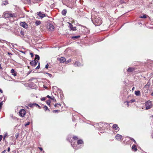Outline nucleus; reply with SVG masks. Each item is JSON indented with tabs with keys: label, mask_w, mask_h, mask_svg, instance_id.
<instances>
[{
	"label": "nucleus",
	"mask_w": 153,
	"mask_h": 153,
	"mask_svg": "<svg viewBox=\"0 0 153 153\" xmlns=\"http://www.w3.org/2000/svg\"><path fill=\"white\" fill-rule=\"evenodd\" d=\"M92 17V21L96 26L100 25L102 24V22L100 17L98 16H96L94 18L93 16Z\"/></svg>",
	"instance_id": "1"
},
{
	"label": "nucleus",
	"mask_w": 153,
	"mask_h": 153,
	"mask_svg": "<svg viewBox=\"0 0 153 153\" xmlns=\"http://www.w3.org/2000/svg\"><path fill=\"white\" fill-rule=\"evenodd\" d=\"M4 16L6 18H15L16 17V14L14 13H6L4 14Z\"/></svg>",
	"instance_id": "2"
},
{
	"label": "nucleus",
	"mask_w": 153,
	"mask_h": 153,
	"mask_svg": "<svg viewBox=\"0 0 153 153\" xmlns=\"http://www.w3.org/2000/svg\"><path fill=\"white\" fill-rule=\"evenodd\" d=\"M53 93L56 96H61L62 95V92L60 90L57 89L53 90Z\"/></svg>",
	"instance_id": "3"
},
{
	"label": "nucleus",
	"mask_w": 153,
	"mask_h": 153,
	"mask_svg": "<svg viewBox=\"0 0 153 153\" xmlns=\"http://www.w3.org/2000/svg\"><path fill=\"white\" fill-rule=\"evenodd\" d=\"M145 106L146 109L147 110L151 108L152 106V105L151 101H148L145 103Z\"/></svg>",
	"instance_id": "4"
},
{
	"label": "nucleus",
	"mask_w": 153,
	"mask_h": 153,
	"mask_svg": "<svg viewBox=\"0 0 153 153\" xmlns=\"http://www.w3.org/2000/svg\"><path fill=\"white\" fill-rule=\"evenodd\" d=\"M26 113V111L24 109H21L19 111L20 116L22 117H25Z\"/></svg>",
	"instance_id": "5"
},
{
	"label": "nucleus",
	"mask_w": 153,
	"mask_h": 153,
	"mask_svg": "<svg viewBox=\"0 0 153 153\" xmlns=\"http://www.w3.org/2000/svg\"><path fill=\"white\" fill-rule=\"evenodd\" d=\"M38 62V61L36 60H32L30 62V64L32 66H33L34 67L37 64Z\"/></svg>",
	"instance_id": "6"
},
{
	"label": "nucleus",
	"mask_w": 153,
	"mask_h": 153,
	"mask_svg": "<svg viewBox=\"0 0 153 153\" xmlns=\"http://www.w3.org/2000/svg\"><path fill=\"white\" fill-rule=\"evenodd\" d=\"M68 27L70 28L71 30L75 31L76 30V27H73V25L70 23L68 22Z\"/></svg>",
	"instance_id": "7"
},
{
	"label": "nucleus",
	"mask_w": 153,
	"mask_h": 153,
	"mask_svg": "<svg viewBox=\"0 0 153 153\" xmlns=\"http://www.w3.org/2000/svg\"><path fill=\"white\" fill-rule=\"evenodd\" d=\"M21 26L23 27L24 28L26 29L28 27L27 24L25 22H21L20 23Z\"/></svg>",
	"instance_id": "8"
},
{
	"label": "nucleus",
	"mask_w": 153,
	"mask_h": 153,
	"mask_svg": "<svg viewBox=\"0 0 153 153\" xmlns=\"http://www.w3.org/2000/svg\"><path fill=\"white\" fill-rule=\"evenodd\" d=\"M29 106L31 107L36 106V107H38L39 109L41 108V107L39 105L36 103L30 104L29 105Z\"/></svg>",
	"instance_id": "9"
},
{
	"label": "nucleus",
	"mask_w": 153,
	"mask_h": 153,
	"mask_svg": "<svg viewBox=\"0 0 153 153\" xmlns=\"http://www.w3.org/2000/svg\"><path fill=\"white\" fill-rule=\"evenodd\" d=\"M122 137V136L119 134H117L116 136L115 137V138L116 140L118 141L121 140V139Z\"/></svg>",
	"instance_id": "10"
},
{
	"label": "nucleus",
	"mask_w": 153,
	"mask_h": 153,
	"mask_svg": "<svg viewBox=\"0 0 153 153\" xmlns=\"http://www.w3.org/2000/svg\"><path fill=\"white\" fill-rule=\"evenodd\" d=\"M57 60L60 63H63L66 61V59L64 57H61L60 58H58Z\"/></svg>",
	"instance_id": "11"
},
{
	"label": "nucleus",
	"mask_w": 153,
	"mask_h": 153,
	"mask_svg": "<svg viewBox=\"0 0 153 153\" xmlns=\"http://www.w3.org/2000/svg\"><path fill=\"white\" fill-rule=\"evenodd\" d=\"M29 86L32 89L35 88L36 87V84L32 82L29 84Z\"/></svg>",
	"instance_id": "12"
},
{
	"label": "nucleus",
	"mask_w": 153,
	"mask_h": 153,
	"mask_svg": "<svg viewBox=\"0 0 153 153\" xmlns=\"http://www.w3.org/2000/svg\"><path fill=\"white\" fill-rule=\"evenodd\" d=\"M105 126V124L103 123H98V126L100 128H103L104 126Z\"/></svg>",
	"instance_id": "13"
},
{
	"label": "nucleus",
	"mask_w": 153,
	"mask_h": 153,
	"mask_svg": "<svg viewBox=\"0 0 153 153\" xmlns=\"http://www.w3.org/2000/svg\"><path fill=\"white\" fill-rule=\"evenodd\" d=\"M113 128L117 131H118L120 129L118 125L116 124H114L113 125Z\"/></svg>",
	"instance_id": "14"
},
{
	"label": "nucleus",
	"mask_w": 153,
	"mask_h": 153,
	"mask_svg": "<svg viewBox=\"0 0 153 153\" xmlns=\"http://www.w3.org/2000/svg\"><path fill=\"white\" fill-rule=\"evenodd\" d=\"M49 27L48 29L50 31H53L54 29V27L52 24H49Z\"/></svg>",
	"instance_id": "15"
},
{
	"label": "nucleus",
	"mask_w": 153,
	"mask_h": 153,
	"mask_svg": "<svg viewBox=\"0 0 153 153\" xmlns=\"http://www.w3.org/2000/svg\"><path fill=\"white\" fill-rule=\"evenodd\" d=\"M37 13L38 15L42 18H43L45 16V14L42 13L41 12H38Z\"/></svg>",
	"instance_id": "16"
},
{
	"label": "nucleus",
	"mask_w": 153,
	"mask_h": 153,
	"mask_svg": "<svg viewBox=\"0 0 153 153\" xmlns=\"http://www.w3.org/2000/svg\"><path fill=\"white\" fill-rule=\"evenodd\" d=\"M131 149L133 151L135 152L137 151V146L134 144H133L132 145Z\"/></svg>",
	"instance_id": "17"
},
{
	"label": "nucleus",
	"mask_w": 153,
	"mask_h": 153,
	"mask_svg": "<svg viewBox=\"0 0 153 153\" xmlns=\"http://www.w3.org/2000/svg\"><path fill=\"white\" fill-rule=\"evenodd\" d=\"M135 70V68L133 67H129L127 70V71L128 72H132Z\"/></svg>",
	"instance_id": "18"
},
{
	"label": "nucleus",
	"mask_w": 153,
	"mask_h": 153,
	"mask_svg": "<svg viewBox=\"0 0 153 153\" xmlns=\"http://www.w3.org/2000/svg\"><path fill=\"white\" fill-rule=\"evenodd\" d=\"M11 73H12L13 75L14 76H16L17 73L15 71L14 69H11Z\"/></svg>",
	"instance_id": "19"
},
{
	"label": "nucleus",
	"mask_w": 153,
	"mask_h": 153,
	"mask_svg": "<svg viewBox=\"0 0 153 153\" xmlns=\"http://www.w3.org/2000/svg\"><path fill=\"white\" fill-rule=\"evenodd\" d=\"M135 100L133 99H132V100H130L129 101H126V102H127L128 106V103H129V102H131V103L133 102H135Z\"/></svg>",
	"instance_id": "20"
},
{
	"label": "nucleus",
	"mask_w": 153,
	"mask_h": 153,
	"mask_svg": "<svg viewBox=\"0 0 153 153\" xmlns=\"http://www.w3.org/2000/svg\"><path fill=\"white\" fill-rule=\"evenodd\" d=\"M67 13V10L66 9H64L62 11V14L63 15H65Z\"/></svg>",
	"instance_id": "21"
},
{
	"label": "nucleus",
	"mask_w": 153,
	"mask_h": 153,
	"mask_svg": "<svg viewBox=\"0 0 153 153\" xmlns=\"http://www.w3.org/2000/svg\"><path fill=\"white\" fill-rule=\"evenodd\" d=\"M77 143L78 144H82L83 142L82 140H79L77 141Z\"/></svg>",
	"instance_id": "22"
},
{
	"label": "nucleus",
	"mask_w": 153,
	"mask_h": 153,
	"mask_svg": "<svg viewBox=\"0 0 153 153\" xmlns=\"http://www.w3.org/2000/svg\"><path fill=\"white\" fill-rule=\"evenodd\" d=\"M140 91L139 90L135 91V94L136 96H139L140 95Z\"/></svg>",
	"instance_id": "23"
},
{
	"label": "nucleus",
	"mask_w": 153,
	"mask_h": 153,
	"mask_svg": "<svg viewBox=\"0 0 153 153\" xmlns=\"http://www.w3.org/2000/svg\"><path fill=\"white\" fill-rule=\"evenodd\" d=\"M80 37V36H72L71 38L72 39H73L74 40H75L76 39H77L79 38Z\"/></svg>",
	"instance_id": "24"
},
{
	"label": "nucleus",
	"mask_w": 153,
	"mask_h": 153,
	"mask_svg": "<svg viewBox=\"0 0 153 153\" xmlns=\"http://www.w3.org/2000/svg\"><path fill=\"white\" fill-rule=\"evenodd\" d=\"M8 4V1L7 0H5L3 1L2 2V4L4 5L7 4Z\"/></svg>",
	"instance_id": "25"
},
{
	"label": "nucleus",
	"mask_w": 153,
	"mask_h": 153,
	"mask_svg": "<svg viewBox=\"0 0 153 153\" xmlns=\"http://www.w3.org/2000/svg\"><path fill=\"white\" fill-rule=\"evenodd\" d=\"M41 22L39 21H36L35 22L36 25V26L39 25L41 24Z\"/></svg>",
	"instance_id": "26"
},
{
	"label": "nucleus",
	"mask_w": 153,
	"mask_h": 153,
	"mask_svg": "<svg viewBox=\"0 0 153 153\" xmlns=\"http://www.w3.org/2000/svg\"><path fill=\"white\" fill-rule=\"evenodd\" d=\"M48 97V98H50L51 99H52V100H53V101H55V102H56V100H54V97L53 96H47V97Z\"/></svg>",
	"instance_id": "27"
},
{
	"label": "nucleus",
	"mask_w": 153,
	"mask_h": 153,
	"mask_svg": "<svg viewBox=\"0 0 153 153\" xmlns=\"http://www.w3.org/2000/svg\"><path fill=\"white\" fill-rule=\"evenodd\" d=\"M81 63L79 62H76L74 64V65L75 66H79L80 65Z\"/></svg>",
	"instance_id": "28"
},
{
	"label": "nucleus",
	"mask_w": 153,
	"mask_h": 153,
	"mask_svg": "<svg viewBox=\"0 0 153 153\" xmlns=\"http://www.w3.org/2000/svg\"><path fill=\"white\" fill-rule=\"evenodd\" d=\"M43 108L45 111H46L47 110L49 111H50L49 110L48 108V107L46 105L44 106Z\"/></svg>",
	"instance_id": "29"
},
{
	"label": "nucleus",
	"mask_w": 153,
	"mask_h": 153,
	"mask_svg": "<svg viewBox=\"0 0 153 153\" xmlns=\"http://www.w3.org/2000/svg\"><path fill=\"white\" fill-rule=\"evenodd\" d=\"M46 104L48 105H50V103L51 102V101L50 100H47L46 101Z\"/></svg>",
	"instance_id": "30"
},
{
	"label": "nucleus",
	"mask_w": 153,
	"mask_h": 153,
	"mask_svg": "<svg viewBox=\"0 0 153 153\" xmlns=\"http://www.w3.org/2000/svg\"><path fill=\"white\" fill-rule=\"evenodd\" d=\"M35 56H36V58L35 59V60L36 59H37L38 60H39V59H40V57H39V56L38 55H37V54H35Z\"/></svg>",
	"instance_id": "31"
},
{
	"label": "nucleus",
	"mask_w": 153,
	"mask_h": 153,
	"mask_svg": "<svg viewBox=\"0 0 153 153\" xmlns=\"http://www.w3.org/2000/svg\"><path fill=\"white\" fill-rule=\"evenodd\" d=\"M129 138H130V140H131L133 141L135 144H137V143L136 142V141L133 138H131V137H130Z\"/></svg>",
	"instance_id": "32"
},
{
	"label": "nucleus",
	"mask_w": 153,
	"mask_h": 153,
	"mask_svg": "<svg viewBox=\"0 0 153 153\" xmlns=\"http://www.w3.org/2000/svg\"><path fill=\"white\" fill-rule=\"evenodd\" d=\"M71 137H68L67 139V140L68 141H69L72 144V140H70L71 139Z\"/></svg>",
	"instance_id": "33"
},
{
	"label": "nucleus",
	"mask_w": 153,
	"mask_h": 153,
	"mask_svg": "<svg viewBox=\"0 0 153 153\" xmlns=\"http://www.w3.org/2000/svg\"><path fill=\"white\" fill-rule=\"evenodd\" d=\"M59 111H60L59 110H54L53 111V113H56L57 112H58Z\"/></svg>",
	"instance_id": "34"
},
{
	"label": "nucleus",
	"mask_w": 153,
	"mask_h": 153,
	"mask_svg": "<svg viewBox=\"0 0 153 153\" xmlns=\"http://www.w3.org/2000/svg\"><path fill=\"white\" fill-rule=\"evenodd\" d=\"M73 138L75 140H77L78 139L77 137L76 136H74L73 137Z\"/></svg>",
	"instance_id": "35"
},
{
	"label": "nucleus",
	"mask_w": 153,
	"mask_h": 153,
	"mask_svg": "<svg viewBox=\"0 0 153 153\" xmlns=\"http://www.w3.org/2000/svg\"><path fill=\"white\" fill-rule=\"evenodd\" d=\"M141 18H146V15L145 14L143 15L142 16L140 17Z\"/></svg>",
	"instance_id": "36"
},
{
	"label": "nucleus",
	"mask_w": 153,
	"mask_h": 153,
	"mask_svg": "<svg viewBox=\"0 0 153 153\" xmlns=\"http://www.w3.org/2000/svg\"><path fill=\"white\" fill-rule=\"evenodd\" d=\"M45 74H48L50 77H52V75L51 74L47 72L45 73Z\"/></svg>",
	"instance_id": "37"
},
{
	"label": "nucleus",
	"mask_w": 153,
	"mask_h": 153,
	"mask_svg": "<svg viewBox=\"0 0 153 153\" xmlns=\"http://www.w3.org/2000/svg\"><path fill=\"white\" fill-rule=\"evenodd\" d=\"M30 124V123L29 122H28L26 123H25V127L29 125Z\"/></svg>",
	"instance_id": "38"
},
{
	"label": "nucleus",
	"mask_w": 153,
	"mask_h": 153,
	"mask_svg": "<svg viewBox=\"0 0 153 153\" xmlns=\"http://www.w3.org/2000/svg\"><path fill=\"white\" fill-rule=\"evenodd\" d=\"M59 105L60 106H61V105L60 104H58V103H57V104H56L55 105H54V106L55 107H57V105Z\"/></svg>",
	"instance_id": "39"
},
{
	"label": "nucleus",
	"mask_w": 153,
	"mask_h": 153,
	"mask_svg": "<svg viewBox=\"0 0 153 153\" xmlns=\"http://www.w3.org/2000/svg\"><path fill=\"white\" fill-rule=\"evenodd\" d=\"M46 99V97H43V98H41V100L42 101H45V100Z\"/></svg>",
	"instance_id": "40"
},
{
	"label": "nucleus",
	"mask_w": 153,
	"mask_h": 153,
	"mask_svg": "<svg viewBox=\"0 0 153 153\" xmlns=\"http://www.w3.org/2000/svg\"><path fill=\"white\" fill-rule=\"evenodd\" d=\"M34 79V78L32 77V78H30V79H29L28 81H30V82H31V81H32V80H33V79Z\"/></svg>",
	"instance_id": "41"
},
{
	"label": "nucleus",
	"mask_w": 153,
	"mask_h": 153,
	"mask_svg": "<svg viewBox=\"0 0 153 153\" xmlns=\"http://www.w3.org/2000/svg\"><path fill=\"white\" fill-rule=\"evenodd\" d=\"M20 33L22 35L24 36V32L23 31L21 30L20 31Z\"/></svg>",
	"instance_id": "42"
},
{
	"label": "nucleus",
	"mask_w": 153,
	"mask_h": 153,
	"mask_svg": "<svg viewBox=\"0 0 153 153\" xmlns=\"http://www.w3.org/2000/svg\"><path fill=\"white\" fill-rule=\"evenodd\" d=\"M26 2L28 4H30L31 2L30 0H26Z\"/></svg>",
	"instance_id": "43"
},
{
	"label": "nucleus",
	"mask_w": 153,
	"mask_h": 153,
	"mask_svg": "<svg viewBox=\"0 0 153 153\" xmlns=\"http://www.w3.org/2000/svg\"><path fill=\"white\" fill-rule=\"evenodd\" d=\"M40 67V63L39 62V65H38V66L36 67V69H39Z\"/></svg>",
	"instance_id": "44"
},
{
	"label": "nucleus",
	"mask_w": 153,
	"mask_h": 153,
	"mask_svg": "<svg viewBox=\"0 0 153 153\" xmlns=\"http://www.w3.org/2000/svg\"><path fill=\"white\" fill-rule=\"evenodd\" d=\"M30 55H31V56L32 58L33 57V54L32 53L30 52Z\"/></svg>",
	"instance_id": "45"
},
{
	"label": "nucleus",
	"mask_w": 153,
	"mask_h": 153,
	"mask_svg": "<svg viewBox=\"0 0 153 153\" xmlns=\"http://www.w3.org/2000/svg\"><path fill=\"white\" fill-rule=\"evenodd\" d=\"M49 66V65L48 63H47L45 65V68H46L47 69L48 68Z\"/></svg>",
	"instance_id": "46"
},
{
	"label": "nucleus",
	"mask_w": 153,
	"mask_h": 153,
	"mask_svg": "<svg viewBox=\"0 0 153 153\" xmlns=\"http://www.w3.org/2000/svg\"><path fill=\"white\" fill-rule=\"evenodd\" d=\"M3 137V136L2 135H0V142L1 141Z\"/></svg>",
	"instance_id": "47"
},
{
	"label": "nucleus",
	"mask_w": 153,
	"mask_h": 153,
	"mask_svg": "<svg viewBox=\"0 0 153 153\" xmlns=\"http://www.w3.org/2000/svg\"><path fill=\"white\" fill-rule=\"evenodd\" d=\"M15 137H16V138H17L18 137H19V134H17L16 135H15Z\"/></svg>",
	"instance_id": "48"
},
{
	"label": "nucleus",
	"mask_w": 153,
	"mask_h": 153,
	"mask_svg": "<svg viewBox=\"0 0 153 153\" xmlns=\"http://www.w3.org/2000/svg\"><path fill=\"white\" fill-rule=\"evenodd\" d=\"M20 52L22 53H23L24 54H25V52H24V51H19Z\"/></svg>",
	"instance_id": "49"
},
{
	"label": "nucleus",
	"mask_w": 153,
	"mask_h": 153,
	"mask_svg": "<svg viewBox=\"0 0 153 153\" xmlns=\"http://www.w3.org/2000/svg\"><path fill=\"white\" fill-rule=\"evenodd\" d=\"M10 147H8V149H7V151L9 152L10 151Z\"/></svg>",
	"instance_id": "50"
},
{
	"label": "nucleus",
	"mask_w": 153,
	"mask_h": 153,
	"mask_svg": "<svg viewBox=\"0 0 153 153\" xmlns=\"http://www.w3.org/2000/svg\"><path fill=\"white\" fill-rule=\"evenodd\" d=\"M3 68H2L1 64L0 63V70H2Z\"/></svg>",
	"instance_id": "51"
},
{
	"label": "nucleus",
	"mask_w": 153,
	"mask_h": 153,
	"mask_svg": "<svg viewBox=\"0 0 153 153\" xmlns=\"http://www.w3.org/2000/svg\"><path fill=\"white\" fill-rule=\"evenodd\" d=\"M32 71H29L27 73V75H28L29 74H30V73Z\"/></svg>",
	"instance_id": "52"
},
{
	"label": "nucleus",
	"mask_w": 153,
	"mask_h": 153,
	"mask_svg": "<svg viewBox=\"0 0 153 153\" xmlns=\"http://www.w3.org/2000/svg\"><path fill=\"white\" fill-rule=\"evenodd\" d=\"M6 150H5L4 151H2L1 153H5Z\"/></svg>",
	"instance_id": "53"
},
{
	"label": "nucleus",
	"mask_w": 153,
	"mask_h": 153,
	"mask_svg": "<svg viewBox=\"0 0 153 153\" xmlns=\"http://www.w3.org/2000/svg\"><path fill=\"white\" fill-rule=\"evenodd\" d=\"M39 149L41 150V151H42V148H41V147H39Z\"/></svg>",
	"instance_id": "54"
},
{
	"label": "nucleus",
	"mask_w": 153,
	"mask_h": 153,
	"mask_svg": "<svg viewBox=\"0 0 153 153\" xmlns=\"http://www.w3.org/2000/svg\"><path fill=\"white\" fill-rule=\"evenodd\" d=\"M7 53L8 54V55H12V54L10 53V52H8Z\"/></svg>",
	"instance_id": "55"
},
{
	"label": "nucleus",
	"mask_w": 153,
	"mask_h": 153,
	"mask_svg": "<svg viewBox=\"0 0 153 153\" xmlns=\"http://www.w3.org/2000/svg\"><path fill=\"white\" fill-rule=\"evenodd\" d=\"M0 92L1 93H3L2 90L1 89H0Z\"/></svg>",
	"instance_id": "56"
},
{
	"label": "nucleus",
	"mask_w": 153,
	"mask_h": 153,
	"mask_svg": "<svg viewBox=\"0 0 153 153\" xmlns=\"http://www.w3.org/2000/svg\"><path fill=\"white\" fill-rule=\"evenodd\" d=\"M151 96H153V91H152L151 94Z\"/></svg>",
	"instance_id": "57"
},
{
	"label": "nucleus",
	"mask_w": 153,
	"mask_h": 153,
	"mask_svg": "<svg viewBox=\"0 0 153 153\" xmlns=\"http://www.w3.org/2000/svg\"><path fill=\"white\" fill-rule=\"evenodd\" d=\"M57 88L56 87H52V88L53 89H55V88Z\"/></svg>",
	"instance_id": "58"
},
{
	"label": "nucleus",
	"mask_w": 153,
	"mask_h": 153,
	"mask_svg": "<svg viewBox=\"0 0 153 153\" xmlns=\"http://www.w3.org/2000/svg\"><path fill=\"white\" fill-rule=\"evenodd\" d=\"M2 41H4V40H0V42H2Z\"/></svg>",
	"instance_id": "59"
},
{
	"label": "nucleus",
	"mask_w": 153,
	"mask_h": 153,
	"mask_svg": "<svg viewBox=\"0 0 153 153\" xmlns=\"http://www.w3.org/2000/svg\"><path fill=\"white\" fill-rule=\"evenodd\" d=\"M12 46L13 47H14V44H12Z\"/></svg>",
	"instance_id": "60"
},
{
	"label": "nucleus",
	"mask_w": 153,
	"mask_h": 153,
	"mask_svg": "<svg viewBox=\"0 0 153 153\" xmlns=\"http://www.w3.org/2000/svg\"><path fill=\"white\" fill-rule=\"evenodd\" d=\"M152 138L153 139V133H152Z\"/></svg>",
	"instance_id": "61"
},
{
	"label": "nucleus",
	"mask_w": 153,
	"mask_h": 153,
	"mask_svg": "<svg viewBox=\"0 0 153 153\" xmlns=\"http://www.w3.org/2000/svg\"><path fill=\"white\" fill-rule=\"evenodd\" d=\"M132 89L133 90L134 89V87H133L132 88Z\"/></svg>",
	"instance_id": "62"
},
{
	"label": "nucleus",
	"mask_w": 153,
	"mask_h": 153,
	"mask_svg": "<svg viewBox=\"0 0 153 153\" xmlns=\"http://www.w3.org/2000/svg\"><path fill=\"white\" fill-rule=\"evenodd\" d=\"M44 88H45L46 89H47V88H48V87H46V86H45V87H44Z\"/></svg>",
	"instance_id": "63"
},
{
	"label": "nucleus",
	"mask_w": 153,
	"mask_h": 153,
	"mask_svg": "<svg viewBox=\"0 0 153 153\" xmlns=\"http://www.w3.org/2000/svg\"><path fill=\"white\" fill-rule=\"evenodd\" d=\"M5 137H6V136H4V139H5Z\"/></svg>",
	"instance_id": "64"
}]
</instances>
